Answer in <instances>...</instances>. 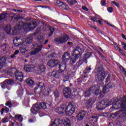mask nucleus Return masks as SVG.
Returning <instances> with one entry per match:
<instances>
[{"label":"nucleus","instance_id":"f257e3e1","mask_svg":"<svg viewBox=\"0 0 126 126\" xmlns=\"http://www.w3.org/2000/svg\"><path fill=\"white\" fill-rule=\"evenodd\" d=\"M84 50L80 47H76L72 54V57H70V54L68 52L65 53L62 56V62L64 63H67L70 60V63L71 65H73L76 61H77L82 55Z\"/></svg>","mask_w":126,"mask_h":126},{"label":"nucleus","instance_id":"f03ea898","mask_svg":"<svg viewBox=\"0 0 126 126\" xmlns=\"http://www.w3.org/2000/svg\"><path fill=\"white\" fill-rule=\"evenodd\" d=\"M36 27H37V22H36L32 23V24L31 23H26L23 22L22 21H20L14 28V30L12 32V35L13 36L17 35L18 31L21 29H24L25 31L28 29H30V30H34Z\"/></svg>","mask_w":126,"mask_h":126},{"label":"nucleus","instance_id":"7ed1b4c3","mask_svg":"<svg viewBox=\"0 0 126 126\" xmlns=\"http://www.w3.org/2000/svg\"><path fill=\"white\" fill-rule=\"evenodd\" d=\"M120 106L123 110H121V114H120L118 117L119 122H126V96L122 97V100L120 102Z\"/></svg>","mask_w":126,"mask_h":126},{"label":"nucleus","instance_id":"20e7f679","mask_svg":"<svg viewBox=\"0 0 126 126\" xmlns=\"http://www.w3.org/2000/svg\"><path fill=\"white\" fill-rule=\"evenodd\" d=\"M7 74L9 76H11V77L15 76V77H16V79L18 80V81H20V82H22V81H23V73L22 72L17 70L16 68H10L9 71L7 73Z\"/></svg>","mask_w":126,"mask_h":126},{"label":"nucleus","instance_id":"39448f33","mask_svg":"<svg viewBox=\"0 0 126 126\" xmlns=\"http://www.w3.org/2000/svg\"><path fill=\"white\" fill-rule=\"evenodd\" d=\"M7 74L9 76H11V77L15 76V77H16V79L18 80V81H20V82H22V81H23V73L22 72L17 70L16 68H10L9 71L7 73Z\"/></svg>","mask_w":126,"mask_h":126},{"label":"nucleus","instance_id":"423d86ee","mask_svg":"<svg viewBox=\"0 0 126 126\" xmlns=\"http://www.w3.org/2000/svg\"><path fill=\"white\" fill-rule=\"evenodd\" d=\"M97 62L96 67H97V72L96 74V77L99 81H103L106 77L105 74L106 73L104 70V67L101 64V62Z\"/></svg>","mask_w":126,"mask_h":126},{"label":"nucleus","instance_id":"0eeeda50","mask_svg":"<svg viewBox=\"0 0 126 126\" xmlns=\"http://www.w3.org/2000/svg\"><path fill=\"white\" fill-rule=\"evenodd\" d=\"M93 52H88L86 54H84V56L80 59L74 65V68H78L80 66H81L84 63H87V60L89 59V58H91V57H93L92 54Z\"/></svg>","mask_w":126,"mask_h":126},{"label":"nucleus","instance_id":"6e6552de","mask_svg":"<svg viewBox=\"0 0 126 126\" xmlns=\"http://www.w3.org/2000/svg\"><path fill=\"white\" fill-rule=\"evenodd\" d=\"M75 103L73 102H69L68 105L65 108V114L66 116H71L75 112Z\"/></svg>","mask_w":126,"mask_h":126},{"label":"nucleus","instance_id":"1a4fd4ad","mask_svg":"<svg viewBox=\"0 0 126 126\" xmlns=\"http://www.w3.org/2000/svg\"><path fill=\"white\" fill-rule=\"evenodd\" d=\"M110 79H111V75L109 74L105 81V83H108L106 85L104 86L102 89V93L103 94H106V93H108L109 91H110V89H112L113 88V84L110 83Z\"/></svg>","mask_w":126,"mask_h":126},{"label":"nucleus","instance_id":"9d476101","mask_svg":"<svg viewBox=\"0 0 126 126\" xmlns=\"http://www.w3.org/2000/svg\"><path fill=\"white\" fill-rule=\"evenodd\" d=\"M46 87V85L45 83L43 82H39L37 84L36 87L34 89V92L35 93H38L40 94V93H42V91H43V89L45 88Z\"/></svg>","mask_w":126,"mask_h":126},{"label":"nucleus","instance_id":"9b49d317","mask_svg":"<svg viewBox=\"0 0 126 126\" xmlns=\"http://www.w3.org/2000/svg\"><path fill=\"white\" fill-rule=\"evenodd\" d=\"M68 39H69V36H68L67 34H66L63 35L62 37L55 38L54 41H55L56 43H59V44H64Z\"/></svg>","mask_w":126,"mask_h":126},{"label":"nucleus","instance_id":"f8f14e48","mask_svg":"<svg viewBox=\"0 0 126 126\" xmlns=\"http://www.w3.org/2000/svg\"><path fill=\"white\" fill-rule=\"evenodd\" d=\"M107 108V102L106 100H103L98 102L96 104V109L97 111H102Z\"/></svg>","mask_w":126,"mask_h":126},{"label":"nucleus","instance_id":"ddd939ff","mask_svg":"<svg viewBox=\"0 0 126 126\" xmlns=\"http://www.w3.org/2000/svg\"><path fill=\"white\" fill-rule=\"evenodd\" d=\"M32 45L34 48V50L31 52V55L32 56L36 55V54H38V53L42 51V48H43L42 45H39L37 44V43H33Z\"/></svg>","mask_w":126,"mask_h":126},{"label":"nucleus","instance_id":"4468645a","mask_svg":"<svg viewBox=\"0 0 126 126\" xmlns=\"http://www.w3.org/2000/svg\"><path fill=\"white\" fill-rule=\"evenodd\" d=\"M96 102V98L95 97H92L87 99L86 101V107L88 108V109H92V106H93V104Z\"/></svg>","mask_w":126,"mask_h":126},{"label":"nucleus","instance_id":"2eb2a0df","mask_svg":"<svg viewBox=\"0 0 126 126\" xmlns=\"http://www.w3.org/2000/svg\"><path fill=\"white\" fill-rule=\"evenodd\" d=\"M63 92L66 99H68L71 95V89L69 87H65L63 89Z\"/></svg>","mask_w":126,"mask_h":126},{"label":"nucleus","instance_id":"dca6fc26","mask_svg":"<svg viewBox=\"0 0 126 126\" xmlns=\"http://www.w3.org/2000/svg\"><path fill=\"white\" fill-rule=\"evenodd\" d=\"M106 107H109V106H111V105H113L112 106V109H118V105H117V100H116L115 99H112L109 101H107L106 100Z\"/></svg>","mask_w":126,"mask_h":126},{"label":"nucleus","instance_id":"f3484780","mask_svg":"<svg viewBox=\"0 0 126 126\" xmlns=\"http://www.w3.org/2000/svg\"><path fill=\"white\" fill-rule=\"evenodd\" d=\"M59 63L60 61L59 60H51L48 61L47 64L49 66H51V67H55V66H58Z\"/></svg>","mask_w":126,"mask_h":126},{"label":"nucleus","instance_id":"a211bd4d","mask_svg":"<svg viewBox=\"0 0 126 126\" xmlns=\"http://www.w3.org/2000/svg\"><path fill=\"white\" fill-rule=\"evenodd\" d=\"M86 115V111H82L79 113V114L77 115V120L79 122H80V121H82L83 120V118L85 117V115Z\"/></svg>","mask_w":126,"mask_h":126},{"label":"nucleus","instance_id":"6ab92c4d","mask_svg":"<svg viewBox=\"0 0 126 126\" xmlns=\"http://www.w3.org/2000/svg\"><path fill=\"white\" fill-rule=\"evenodd\" d=\"M41 110V108L40 107V105L38 104H35L34 106L33 107V109H31V113L33 115H37V112L38 111H40Z\"/></svg>","mask_w":126,"mask_h":126},{"label":"nucleus","instance_id":"aec40b11","mask_svg":"<svg viewBox=\"0 0 126 126\" xmlns=\"http://www.w3.org/2000/svg\"><path fill=\"white\" fill-rule=\"evenodd\" d=\"M24 69L26 72H32L34 70V67L32 64H28L25 65Z\"/></svg>","mask_w":126,"mask_h":126},{"label":"nucleus","instance_id":"412c9836","mask_svg":"<svg viewBox=\"0 0 126 126\" xmlns=\"http://www.w3.org/2000/svg\"><path fill=\"white\" fill-rule=\"evenodd\" d=\"M91 91L93 92L94 94L95 95V96H98V95L101 94V90H98L96 86H93L91 87Z\"/></svg>","mask_w":126,"mask_h":126},{"label":"nucleus","instance_id":"4be33fe9","mask_svg":"<svg viewBox=\"0 0 126 126\" xmlns=\"http://www.w3.org/2000/svg\"><path fill=\"white\" fill-rule=\"evenodd\" d=\"M59 71L60 73L63 72L66 69V63H62L58 64Z\"/></svg>","mask_w":126,"mask_h":126},{"label":"nucleus","instance_id":"5701e85b","mask_svg":"<svg viewBox=\"0 0 126 126\" xmlns=\"http://www.w3.org/2000/svg\"><path fill=\"white\" fill-rule=\"evenodd\" d=\"M56 3L59 4L58 6L60 7V8H62V9H66L68 6L67 5L64 4L63 1L61 0H57L56 1Z\"/></svg>","mask_w":126,"mask_h":126},{"label":"nucleus","instance_id":"b1692460","mask_svg":"<svg viewBox=\"0 0 126 126\" xmlns=\"http://www.w3.org/2000/svg\"><path fill=\"white\" fill-rule=\"evenodd\" d=\"M45 71H46V66L44 65V64H42L38 66L37 72L39 74H42V73H44Z\"/></svg>","mask_w":126,"mask_h":126},{"label":"nucleus","instance_id":"393cba45","mask_svg":"<svg viewBox=\"0 0 126 126\" xmlns=\"http://www.w3.org/2000/svg\"><path fill=\"white\" fill-rule=\"evenodd\" d=\"M50 91H51V89L49 87H45L42 91V94L44 96H49Z\"/></svg>","mask_w":126,"mask_h":126},{"label":"nucleus","instance_id":"a878e982","mask_svg":"<svg viewBox=\"0 0 126 126\" xmlns=\"http://www.w3.org/2000/svg\"><path fill=\"white\" fill-rule=\"evenodd\" d=\"M61 72L58 70V71H54L51 72V76H53L55 78H60L61 77Z\"/></svg>","mask_w":126,"mask_h":126},{"label":"nucleus","instance_id":"bb28decb","mask_svg":"<svg viewBox=\"0 0 126 126\" xmlns=\"http://www.w3.org/2000/svg\"><path fill=\"white\" fill-rule=\"evenodd\" d=\"M6 16H7V13L2 12L0 14V23H1L2 20H5L6 19Z\"/></svg>","mask_w":126,"mask_h":126},{"label":"nucleus","instance_id":"cd10ccee","mask_svg":"<svg viewBox=\"0 0 126 126\" xmlns=\"http://www.w3.org/2000/svg\"><path fill=\"white\" fill-rule=\"evenodd\" d=\"M65 111V108L63 107V106H60V107H59L57 109L56 112L59 115H62V114H63V113H64Z\"/></svg>","mask_w":126,"mask_h":126},{"label":"nucleus","instance_id":"c85d7f7f","mask_svg":"<svg viewBox=\"0 0 126 126\" xmlns=\"http://www.w3.org/2000/svg\"><path fill=\"white\" fill-rule=\"evenodd\" d=\"M4 30L6 32L7 34H10V32H11V27L9 25H6L5 26Z\"/></svg>","mask_w":126,"mask_h":126},{"label":"nucleus","instance_id":"c756f323","mask_svg":"<svg viewBox=\"0 0 126 126\" xmlns=\"http://www.w3.org/2000/svg\"><path fill=\"white\" fill-rule=\"evenodd\" d=\"M33 41V34H31L27 38L26 44H31Z\"/></svg>","mask_w":126,"mask_h":126},{"label":"nucleus","instance_id":"7c9ffc66","mask_svg":"<svg viewBox=\"0 0 126 126\" xmlns=\"http://www.w3.org/2000/svg\"><path fill=\"white\" fill-rule=\"evenodd\" d=\"M63 125L64 126H71L70 125V120L68 118H65L64 121L63 122Z\"/></svg>","mask_w":126,"mask_h":126},{"label":"nucleus","instance_id":"2f4dec72","mask_svg":"<svg viewBox=\"0 0 126 126\" xmlns=\"http://www.w3.org/2000/svg\"><path fill=\"white\" fill-rule=\"evenodd\" d=\"M14 118L15 120H16V121H18L19 119L20 122H22L23 121V118L22 117V115L21 114L15 115Z\"/></svg>","mask_w":126,"mask_h":126},{"label":"nucleus","instance_id":"473e14b6","mask_svg":"<svg viewBox=\"0 0 126 126\" xmlns=\"http://www.w3.org/2000/svg\"><path fill=\"white\" fill-rule=\"evenodd\" d=\"M6 64V63H5V60L4 58L2 59L0 62V70L2 68V67L5 66Z\"/></svg>","mask_w":126,"mask_h":126},{"label":"nucleus","instance_id":"72a5a7b5","mask_svg":"<svg viewBox=\"0 0 126 126\" xmlns=\"http://www.w3.org/2000/svg\"><path fill=\"white\" fill-rule=\"evenodd\" d=\"M91 92H92V91H91V88H90V90H88L84 92V94L85 97H89V96L91 95Z\"/></svg>","mask_w":126,"mask_h":126},{"label":"nucleus","instance_id":"f704fd0d","mask_svg":"<svg viewBox=\"0 0 126 126\" xmlns=\"http://www.w3.org/2000/svg\"><path fill=\"white\" fill-rule=\"evenodd\" d=\"M26 83H27V84H28V85L31 86L32 87L34 83V81L30 78H28L26 80Z\"/></svg>","mask_w":126,"mask_h":126},{"label":"nucleus","instance_id":"c9c22d12","mask_svg":"<svg viewBox=\"0 0 126 126\" xmlns=\"http://www.w3.org/2000/svg\"><path fill=\"white\" fill-rule=\"evenodd\" d=\"M3 112H5L6 114H7V113H8V112H9V108L6 107V106L4 107L1 110V115H3Z\"/></svg>","mask_w":126,"mask_h":126},{"label":"nucleus","instance_id":"e433bc0d","mask_svg":"<svg viewBox=\"0 0 126 126\" xmlns=\"http://www.w3.org/2000/svg\"><path fill=\"white\" fill-rule=\"evenodd\" d=\"M16 14L15 13H11L9 14V17L11 18V20H18V17H15Z\"/></svg>","mask_w":126,"mask_h":126},{"label":"nucleus","instance_id":"4c0bfd02","mask_svg":"<svg viewBox=\"0 0 126 126\" xmlns=\"http://www.w3.org/2000/svg\"><path fill=\"white\" fill-rule=\"evenodd\" d=\"M121 113H122V110H119L116 112L115 113H112L111 115V118H112V119H115V118H116L118 116V115H119Z\"/></svg>","mask_w":126,"mask_h":126},{"label":"nucleus","instance_id":"58836bf2","mask_svg":"<svg viewBox=\"0 0 126 126\" xmlns=\"http://www.w3.org/2000/svg\"><path fill=\"white\" fill-rule=\"evenodd\" d=\"M0 85L3 89H5V88L7 87V83L6 81L5 80L3 82L0 83Z\"/></svg>","mask_w":126,"mask_h":126},{"label":"nucleus","instance_id":"ea45409f","mask_svg":"<svg viewBox=\"0 0 126 126\" xmlns=\"http://www.w3.org/2000/svg\"><path fill=\"white\" fill-rule=\"evenodd\" d=\"M61 95V94L60 93V92L58 90H56L54 92V96L55 97L56 99L57 98H60V95Z\"/></svg>","mask_w":126,"mask_h":126},{"label":"nucleus","instance_id":"a19ab883","mask_svg":"<svg viewBox=\"0 0 126 126\" xmlns=\"http://www.w3.org/2000/svg\"><path fill=\"white\" fill-rule=\"evenodd\" d=\"M20 39V37H16L13 40V44L16 47H18V46H19V44H18L17 42H18V40Z\"/></svg>","mask_w":126,"mask_h":126},{"label":"nucleus","instance_id":"79ce46f5","mask_svg":"<svg viewBox=\"0 0 126 126\" xmlns=\"http://www.w3.org/2000/svg\"><path fill=\"white\" fill-rule=\"evenodd\" d=\"M38 105H39L41 110L47 108V104L45 102H40Z\"/></svg>","mask_w":126,"mask_h":126},{"label":"nucleus","instance_id":"37998d69","mask_svg":"<svg viewBox=\"0 0 126 126\" xmlns=\"http://www.w3.org/2000/svg\"><path fill=\"white\" fill-rule=\"evenodd\" d=\"M5 80L8 85H13L14 84V81L12 79H6Z\"/></svg>","mask_w":126,"mask_h":126},{"label":"nucleus","instance_id":"c03bdc74","mask_svg":"<svg viewBox=\"0 0 126 126\" xmlns=\"http://www.w3.org/2000/svg\"><path fill=\"white\" fill-rule=\"evenodd\" d=\"M17 94L19 96H22V94H23V89H22V88H21L17 90Z\"/></svg>","mask_w":126,"mask_h":126},{"label":"nucleus","instance_id":"a18cd8bd","mask_svg":"<svg viewBox=\"0 0 126 126\" xmlns=\"http://www.w3.org/2000/svg\"><path fill=\"white\" fill-rule=\"evenodd\" d=\"M69 80V76L68 75H66L63 77V82H65Z\"/></svg>","mask_w":126,"mask_h":126},{"label":"nucleus","instance_id":"49530a36","mask_svg":"<svg viewBox=\"0 0 126 126\" xmlns=\"http://www.w3.org/2000/svg\"><path fill=\"white\" fill-rule=\"evenodd\" d=\"M90 71H91V66H90V67L87 66L85 70V73H89Z\"/></svg>","mask_w":126,"mask_h":126},{"label":"nucleus","instance_id":"de8ad7c7","mask_svg":"<svg viewBox=\"0 0 126 126\" xmlns=\"http://www.w3.org/2000/svg\"><path fill=\"white\" fill-rule=\"evenodd\" d=\"M68 3H69V4H71V5H73V4L77 3V1H76V0H70V1H68Z\"/></svg>","mask_w":126,"mask_h":126},{"label":"nucleus","instance_id":"09e8293b","mask_svg":"<svg viewBox=\"0 0 126 126\" xmlns=\"http://www.w3.org/2000/svg\"><path fill=\"white\" fill-rule=\"evenodd\" d=\"M109 114H110V113L108 112H102L101 113V116L102 117H105V118H108Z\"/></svg>","mask_w":126,"mask_h":126},{"label":"nucleus","instance_id":"8fccbe9b","mask_svg":"<svg viewBox=\"0 0 126 126\" xmlns=\"http://www.w3.org/2000/svg\"><path fill=\"white\" fill-rule=\"evenodd\" d=\"M5 105L9 108H12V103H11V101H7L5 103Z\"/></svg>","mask_w":126,"mask_h":126},{"label":"nucleus","instance_id":"3c124183","mask_svg":"<svg viewBox=\"0 0 126 126\" xmlns=\"http://www.w3.org/2000/svg\"><path fill=\"white\" fill-rule=\"evenodd\" d=\"M56 57H57V53L55 52L52 53L48 56V58H56Z\"/></svg>","mask_w":126,"mask_h":126},{"label":"nucleus","instance_id":"603ef678","mask_svg":"<svg viewBox=\"0 0 126 126\" xmlns=\"http://www.w3.org/2000/svg\"><path fill=\"white\" fill-rule=\"evenodd\" d=\"M38 115L40 117H43V116H45V113L41 110L38 111Z\"/></svg>","mask_w":126,"mask_h":126},{"label":"nucleus","instance_id":"864d4df0","mask_svg":"<svg viewBox=\"0 0 126 126\" xmlns=\"http://www.w3.org/2000/svg\"><path fill=\"white\" fill-rule=\"evenodd\" d=\"M20 52H21L22 54H25L26 53V49L23 47H21L20 48Z\"/></svg>","mask_w":126,"mask_h":126},{"label":"nucleus","instance_id":"5fc2aeb1","mask_svg":"<svg viewBox=\"0 0 126 126\" xmlns=\"http://www.w3.org/2000/svg\"><path fill=\"white\" fill-rule=\"evenodd\" d=\"M111 2L113 3V4L115 5V6L117 7H120V4L117 3L116 1H112Z\"/></svg>","mask_w":126,"mask_h":126},{"label":"nucleus","instance_id":"6e6d98bb","mask_svg":"<svg viewBox=\"0 0 126 126\" xmlns=\"http://www.w3.org/2000/svg\"><path fill=\"white\" fill-rule=\"evenodd\" d=\"M119 53H120V54H122V56H124V57H126V54H125V52H124V51L122 49H119Z\"/></svg>","mask_w":126,"mask_h":126},{"label":"nucleus","instance_id":"4d7b16f0","mask_svg":"<svg viewBox=\"0 0 126 126\" xmlns=\"http://www.w3.org/2000/svg\"><path fill=\"white\" fill-rule=\"evenodd\" d=\"M107 10L108 12L112 13L113 12V10H114V9L112 7H110L107 8Z\"/></svg>","mask_w":126,"mask_h":126},{"label":"nucleus","instance_id":"13d9d810","mask_svg":"<svg viewBox=\"0 0 126 126\" xmlns=\"http://www.w3.org/2000/svg\"><path fill=\"white\" fill-rule=\"evenodd\" d=\"M8 121H7V117H5L2 119V123H7Z\"/></svg>","mask_w":126,"mask_h":126},{"label":"nucleus","instance_id":"bf43d9fd","mask_svg":"<svg viewBox=\"0 0 126 126\" xmlns=\"http://www.w3.org/2000/svg\"><path fill=\"white\" fill-rule=\"evenodd\" d=\"M100 3L101 5H102V6L103 5H105V4H106V0H101Z\"/></svg>","mask_w":126,"mask_h":126},{"label":"nucleus","instance_id":"052dcab7","mask_svg":"<svg viewBox=\"0 0 126 126\" xmlns=\"http://www.w3.org/2000/svg\"><path fill=\"white\" fill-rule=\"evenodd\" d=\"M91 20H92V21H93L94 22H95L96 20H97V19L96 17H91Z\"/></svg>","mask_w":126,"mask_h":126},{"label":"nucleus","instance_id":"680f3d73","mask_svg":"<svg viewBox=\"0 0 126 126\" xmlns=\"http://www.w3.org/2000/svg\"><path fill=\"white\" fill-rule=\"evenodd\" d=\"M82 8L83 9V10H85V11H88L89 10V9H88V8H87L85 6H83Z\"/></svg>","mask_w":126,"mask_h":126},{"label":"nucleus","instance_id":"e2e57ef3","mask_svg":"<svg viewBox=\"0 0 126 126\" xmlns=\"http://www.w3.org/2000/svg\"><path fill=\"white\" fill-rule=\"evenodd\" d=\"M49 29L52 34H54V32H55V30L54 29V28H53V27H50Z\"/></svg>","mask_w":126,"mask_h":126},{"label":"nucleus","instance_id":"0e129e2a","mask_svg":"<svg viewBox=\"0 0 126 126\" xmlns=\"http://www.w3.org/2000/svg\"><path fill=\"white\" fill-rule=\"evenodd\" d=\"M13 11H15V12H22L23 11L22 10H17L13 9Z\"/></svg>","mask_w":126,"mask_h":126},{"label":"nucleus","instance_id":"69168bd1","mask_svg":"<svg viewBox=\"0 0 126 126\" xmlns=\"http://www.w3.org/2000/svg\"><path fill=\"white\" fill-rule=\"evenodd\" d=\"M92 119H93L94 120L95 119H96V121H98V120L99 119V117L98 116H92Z\"/></svg>","mask_w":126,"mask_h":126},{"label":"nucleus","instance_id":"338daca9","mask_svg":"<svg viewBox=\"0 0 126 126\" xmlns=\"http://www.w3.org/2000/svg\"><path fill=\"white\" fill-rule=\"evenodd\" d=\"M98 121H94L93 123V126H97V123Z\"/></svg>","mask_w":126,"mask_h":126},{"label":"nucleus","instance_id":"774afa93","mask_svg":"<svg viewBox=\"0 0 126 126\" xmlns=\"http://www.w3.org/2000/svg\"><path fill=\"white\" fill-rule=\"evenodd\" d=\"M3 47L5 49H7V47H8L7 44H6V43L3 44Z\"/></svg>","mask_w":126,"mask_h":126}]
</instances>
